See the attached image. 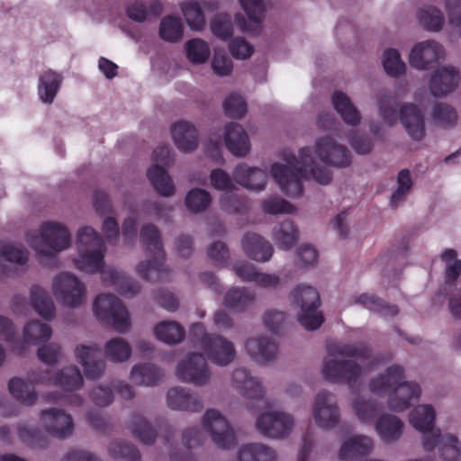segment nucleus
<instances>
[{
	"instance_id": "nucleus-1",
	"label": "nucleus",
	"mask_w": 461,
	"mask_h": 461,
	"mask_svg": "<svg viewBox=\"0 0 461 461\" xmlns=\"http://www.w3.org/2000/svg\"><path fill=\"white\" fill-rule=\"evenodd\" d=\"M350 163L348 149L325 135L316 138L313 146L299 149L297 154L284 152L280 161L271 164L269 173L283 194L299 199L303 191V178L311 177L320 185H328L332 180L330 167H346Z\"/></svg>"
},
{
	"instance_id": "nucleus-2",
	"label": "nucleus",
	"mask_w": 461,
	"mask_h": 461,
	"mask_svg": "<svg viewBox=\"0 0 461 461\" xmlns=\"http://www.w3.org/2000/svg\"><path fill=\"white\" fill-rule=\"evenodd\" d=\"M189 336L199 345L203 354L190 353L186 359L178 363L176 375L182 382L202 386L209 381L211 376L205 357L212 363L224 366L233 361L236 351L232 342L220 335L207 333L204 326L200 322L191 326Z\"/></svg>"
},
{
	"instance_id": "nucleus-3",
	"label": "nucleus",
	"mask_w": 461,
	"mask_h": 461,
	"mask_svg": "<svg viewBox=\"0 0 461 461\" xmlns=\"http://www.w3.org/2000/svg\"><path fill=\"white\" fill-rule=\"evenodd\" d=\"M30 383L19 377H13L8 383L11 395L26 406H32L38 399V393L33 384H54L67 392H76L83 385V376L77 366L65 367L56 374L50 369L34 370L29 373Z\"/></svg>"
},
{
	"instance_id": "nucleus-4",
	"label": "nucleus",
	"mask_w": 461,
	"mask_h": 461,
	"mask_svg": "<svg viewBox=\"0 0 461 461\" xmlns=\"http://www.w3.org/2000/svg\"><path fill=\"white\" fill-rule=\"evenodd\" d=\"M404 369L400 365L389 366L384 375L371 380L370 391L375 394H382L390 390L388 406L394 411H402L410 408L420 396V387L417 383L405 382Z\"/></svg>"
},
{
	"instance_id": "nucleus-5",
	"label": "nucleus",
	"mask_w": 461,
	"mask_h": 461,
	"mask_svg": "<svg viewBox=\"0 0 461 461\" xmlns=\"http://www.w3.org/2000/svg\"><path fill=\"white\" fill-rule=\"evenodd\" d=\"M140 237L150 258L138 265V275L148 282L167 281L169 271L165 266L166 254L158 229L153 224H145L140 229Z\"/></svg>"
},
{
	"instance_id": "nucleus-6",
	"label": "nucleus",
	"mask_w": 461,
	"mask_h": 461,
	"mask_svg": "<svg viewBox=\"0 0 461 461\" xmlns=\"http://www.w3.org/2000/svg\"><path fill=\"white\" fill-rule=\"evenodd\" d=\"M77 247L79 257L74 260V265L78 270L94 274L103 269L106 249L94 228L85 226L78 230Z\"/></svg>"
},
{
	"instance_id": "nucleus-7",
	"label": "nucleus",
	"mask_w": 461,
	"mask_h": 461,
	"mask_svg": "<svg viewBox=\"0 0 461 461\" xmlns=\"http://www.w3.org/2000/svg\"><path fill=\"white\" fill-rule=\"evenodd\" d=\"M40 235L43 244H36L31 234H27V241L38 254L42 263L43 258L56 260L57 253L68 249L71 244V234L68 229L57 221H46L40 227Z\"/></svg>"
},
{
	"instance_id": "nucleus-8",
	"label": "nucleus",
	"mask_w": 461,
	"mask_h": 461,
	"mask_svg": "<svg viewBox=\"0 0 461 461\" xmlns=\"http://www.w3.org/2000/svg\"><path fill=\"white\" fill-rule=\"evenodd\" d=\"M293 303L300 307L299 323L307 330L319 329L324 321L321 306V299L317 290L310 285H299L291 293Z\"/></svg>"
},
{
	"instance_id": "nucleus-9",
	"label": "nucleus",
	"mask_w": 461,
	"mask_h": 461,
	"mask_svg": "<svg viewBox=\"0 0 461 461\" xmlns=\"http://www.w3.org/2000/svg\"><path fill=\"white\" fill-rule=\"evenodd\" d=\"M93 311L104 325L112 327L119 333L127 332L131 327L126 307L120 299L111 294L98 295L95 299Z\"/></svg>"
},
{
	"instance_id": "nucleus-10",
	"label": "nucleus",
	"mask_w": 461,
	"mask_h": 461,
	"mask_svg": "<svg viewBox=\"0 0 461 461\" xmlns=\"http://www.w3.org/2000/svg\"><path fill=\"white\" fill-rule=\"evenodd\" d=\"M53 294L62 305L76 308L80 306L86 297L85 285L74 275L60 273L52 282Z\"/></svg>"
},
{
	"instance_id": "nucleus-11",
	"label": "nucleus",
	"mask_w": 461,
	"mask_h": 461,
	"mask_svg": "<svg viewBox=\"0 0 461 461\" xmlns=\"http://www.w3.org/2000/svg\"><path fill=\"white\" fill-rule=\"evenodd\" d=\"M203 428L210 433L212 441L219 447L230 449L236 445V437L228 420L214 409L206 411L202 420Z\"/></svg>"
},
{
	"instance_id": "nucleus-12",
	"label": "nucleus",
	"mask_w": 461,
	"mask_h": 461,
	"mask_svg": "<svg viewBox=\"0 0 461 461\" xmlns=\"http://www.w3.org/2000/svg\"><path fill=\"white\" fill-rule=\"evenodd\" d=\"M446 50L442 44L434 40L416 43L409 54L410 65L418 70H428L435 63L444 59Z\"/></svg>"
},
{
	"instance_id": "nucleus-13",
	"label": "nucleus",
	"mask_w": 461,
	"mask_h": 461,
	"mask_svg": "<svg viewBox=\"0 0 461 461\" xmlns=\"http://www.w3.org/2000/svg\"><path fill=\"white\" fill-rule=\"evenodd\" d=\"M399 120L411 140L420 141L425 138V112L418 104L411 102L400 104Z\"/></svg>"
},
{
	"instance_id": "nucleus-14",
	"label": "nucleus",
	"mask_w": 461,
	"mask_h": 461,
	"mask_svg": "<svg viewBox=\"0 0 461 461\" xmlns=\"http://www.w3.org/2000/svg\"><path fill=\"white\" fill-rule=\"evenodd\" d=\"M312 414L319 428L323 429L334 428L339 421V411L335 396L328 391L318 393Z\"/></svg>"
},
{
	"instance_id": "nucleus-15",
	"label": "nucleus",
	"mask_w": 461,
	"mask_h": 461,
	"mask_svg": "<svg viewBox=\"0 0 461 461\" xmlns=\"http://www.w3.org/2000/svg\"><path fill=\"white\" fill-rule=\"evenodd\" d=\"M322 374L325 380L332 383H347L353 389L361 375V366L352 360H326Z\"/></svg>"
},
{
	"instance_id": "nucleus-16",
	"label": "nucleus",
	"mask_w": 461,
	"mask_h": 461,
	"mask_svg": "<svg viewBox=\"0 0 461 461\" xmlns=\"http://www.w3.org/2000/svg\"><path fill=\"white\" fill-rule=\"evenodd\" d=\"M170 137L176 148L182 153L194 152L200 145L197 126L189 121L178 120L170 125Z\"/></svg>"
},
{
	"instance_id": "nucleus-17",
	"label": "nucleus",
	"mask_w": 461,
	"mask_h": 461,
	"mask_svg": "<svg viewBox=\"0 0 461 461\" xmlns=\"http://www.w3.org/2000/svg\"><path fill=\"white\" fill-rule=\"evenodd\" d=\"M293 425V417L281 411L263 413L257 420V429L260 434L274 438L287 436Z\"/></svg>"
},
{
	"instance_id": "nucleus-18",
	"label": "nucleus",
	"mask_w": 461,
	"mask_h": 461,
	"mask_svg": "<svg viewBox=\"0 0 461 461\" xmlns=\"http://www.w3.org/2000/svg\"><path fill=\"white\" fill-rule=\"evenodd\" d=\"M459 81V71L455 67L443 66L431 74L429 80V90L435 97H444L456 90Z\"/></svg>"
},
{
	"instance_id": "nucleus-19",
	"label": "nucleus",
	"mask_w": 461,
	"mask_h": 461,
	"mask_svg": "<svg viewBox=\"0 0 461 461\" xmlns=\"http://www.w3.org/2000/svg\"><path fill=\"white\" fill-rule=\"evenodd\" d=\"M47 432L57 438H67L74 431L73 419L62 410L50 408L41 412Z\"/></svg>"
},
{
	"instance_id": "nucleus-20",
	"label": "nucleus",
	"mask_w": 461,
	"mask_h": 461,
	"mask_svg": "<svg viewBox=\"0 0 461 461\" xmlns=\"http://www.w3.org/2000/svg\"><path fill=\"white\" fill-rule=\"evenodd\" d=\"M438 447L443 461H459L461 458V447L456 436L441 433L425 436L423 447L426 451H432Z\"/></svg>"
},
{
	"instance_id": "nucleus-21",
	"label": "nucleus",
	"mask_w": 461,
	"mask_h": 461,
	"mask_svg": "<svg viewBox=\"0 0 461 461\" xmlns=\"http://www.w3.org/2000/svg\"><path fill=\"white\" fill-rule=\"evenodd\" d=\"M76 357L82 365L86 377L95 380L100 378L105 369V363L101 357V349L97 345H80L76 348Z\"/></svg>"
},
{
	"instance_id": "nucleus-22",
	"label": "nucleus",
	"mask_w": 461,
	"mask_h": 461,
	"mask_svg": "<svg viewBox=\"0 0 461 461\" xmlns=\"http://www.w3.org/2000/svg\"><path fill=\"white\" fill-rule=\"evenodd\" d=\"M224 144L230 154L237 158H245L250 153L251 143L248 132L242 125L230 122L225 125Z\"/></svg>"
},
{
	"instance_id": "nucleus-23",
	"label": "nucleus",
	"mask_w": 461,
	"mask_h": 461,
	"mask_svg": "<svg viewBox=\"0 0 461 461\" xmlns=\"http://www.w3.org/2000/svg\"><path fill=\"white\" fill-rule=\"evenodd\" d=\"M232 176L237 184L254 192L263 191L268 179L265 169L250 167L246 163L237 165L233 169Z\"/></svg>"
},
{
	"instance_id": "nucleus-24",
	"label": "nucleus",
	"mask_w": 461,
	"mask_h": 461,
	"mask_svg": "<svg viewBox=\"0 0 461 461\" xmlns=\"http://www.w3.org/2000/svg\"><path fill=\"white\" fill-rule=\"evenodd\" d=\"M242 248L249 258L258 262L268 261L274 253L271 243L256 233H247L244 235Z\"/></svg>"
},
{
	"instance_id": "nucleus-25",
	"label": "nucleus",
	"mask_w": 461,
	"mask_h": 461,
	"mask_svg": "<svg viewBox=\"0 0 461 461\" xmlns=\"http://www.w3.org/2000/svg\"><path fill=\"white\" fill-rule=\"evenodd\" d=\"M167 406L172 410L200 411L203 409L202 402L197 394L191 393L183 387H174L167 392Z\"/></svg>"
},
{
	"instance_id": "nucleus-26",
	"label": "nucleus",
	"mask_w": 461,
	"mask_h": 461,
	"mask_svg": "<svg viewBox=\"0 0 461 461\" xmlns=\"http://www.w3.org/2000/svg\"><path fill=\"white\" fill-rule=\"evenodd\" d=\"M236 275L244 282H253L264 288H275L280 279L276 275L258 272L252 264L243 262L233 267Z\"/></svg>"
},
{
	"instance_id": "nucleus-27",
	"label": "nucleus",
	"mask_w": 461,
	"mask_h": 461,
	"mask_svg": "<svg viewBox=\"0 0 461 461\" xmlns=\"http://www.w3.org/2000/svg\"><path fill=\"white\" fill-rule=\"evenodd\" d=\"M245 348L249 356L258 363L274 360L278 350L276 341L267 337L248 339Z\"/></svg>"
},
{
	"instance_id": "nucleus-28",
	"label": "nucleus",
	"mask_w": 461,
	"mask_h": 461,
	"mask_svg": "<svg viewBox=\"0 0 461 461\" xmlns=\"http://www.w3.org/2000/svg\"><path fill=\"white\" fill-rule=\"evenodd\" d=\"M331 103L335 111L346 124L350 126L360 124L362 120L360 111L348 95L341 91H335L331 96Z\"/></svg>"
},
{
	"instance_id": "nucleus-29",
	"label": "nucleus",
	"mask_w": 461,
	"mask_h": 461,
	"mask_svg": "<svg viewBox=\"0 0 461 461\" xmlns=\"http://www.w3.org/2000/svg\"><path fill=\"white\" fill-rule=\"evenodd\" d=\"M232 381L239 393L247 398L259 399L264 396L261 384L246 368H236L232 374Z\"/></svg>"
},
{
	"instance_id": "nucleus-30",
	"label": "nucleus",
	"mask_w": 461,
	"mask_h": 461,
	"mask_svg": "<svg viewBox=\"0 0 461 461\" xmlns=\"http://www.w3.org/2000/svg\"><path fill=\"white\" fill-rule=\"evenodd\" d=\"M434 421L435 411L431 405H418L410 413V423L421 432L423 437L440 432L439 429H434Z\"/></svg>"
},
{
	"instance_id": "nucleus-31",
	"label": "nucleus",
	"mask_w": 461,
	"mask_h": 461,
	"mask_svg": "<svg viewBox=\"0 0 461 461\" xmlns=\"http://www.w3.org/2000/svg\"><path fill=\"white\" fill-rule=\"evenodd\" d=\"M52 330L50 325L39 321H30L23 329V341H18L15 350L22 353L25 350L27 344L37 345L50 339Z\"/></svg>"
},
{
	"instance_id": "nucleus-32",
	"label": "nucleus",
	"mask_w": 461,
	"mask_h": 461,
	"mask_svg": "<svg viewBox=\"0 0 461 461\" xmlns=\"http://www.w3.org/2000/svg\"><path fill=\"white\" fill-rule=\"evenodd\" d=\"M63 77L51 70L44 71L39 77L38 95L46 104H51L61 86Z\"/></svg>"
},
{
	"instance_id": "nucleus-33",
	"label": "nucleus",
	"mask_w": 461,
	"mask_h": 461,
	"mask_svg": "<svg viewBox=\"0 0 461 461\" xmlns=\"http://www.w3.org/2000/svg\"><path fill=\"white\" fill-rule=\"evenodd\" d=\"M373 447L372 440L366 436H356L345 442L339 452V458L342 461H351L357 457L366 456Z\"/></svg>"
},
{
	"instance_id": "nucleus-34",
	"label": "nucleus",
	"mask_w": 461,
	"mask_h": 461,
	"mask_svg": "<svg viewBox=\"0 0 461 461\" xmlns=\"http://www.w3.org/2000/svg\"><path fill=\"white\" fill-rule=\"evenodd\" d=\"M147 177L154 189L163 197L168 198L175 194L174 181L166 168L151 166L147 170Z\"/></svg>"
},
{
	"instance_id": "nucleus-35",
	"label": "nucleus",
	"mask_w": 461,
	"mask_h": 461,
	"mask_svg": "<svg viewBox=\"0 0 461 461\" xmlns=\"http://www.w3.org/2000/svg\"><path fill=\"white\" fill-rule=\"evenodd\" d=\"M402 421L398 417L391 414L382 415L375 423L376 431L385 443L398 440L402 433Z\"/></svg>"
},
{
	"instance_id": "nucleus-36",
	"label": "nucleus",
	"mask_w": 461,
	"mask_h": 461,
	"mask_svg": "<svg viewBox=\"0 0 461 461\" xmlns=\"http://www.w3.org/2000/svg\"><path fill=\"white\" fill-rule=\"evenodd\" d=\"M163 376L162 370L149 363L135 365L131 372V380L139 385L145 386L156 385Z\"/></svg>"
},
{
	"instance_id": "nucleus-37",
	"label": "nucleus",
	"mask_w": 461,
	"mask_h": 461,
	"mask_svg": "<svg viewBox=\"0 0 461 461\" xmlns=\"http://www.w3.org/2000/svg\"><path fill=\"white\" fill-rule=\"evenodd\" d=\"M103 275L104 279L111 285H115L117 291L122 295H134L140 291V285L136 280L126 276L124 274L115 269L104 272Z\"/></svg>"
},
{
	"instance_id": "nucleus-38",
	"label": "nucleus",
	"mask_w": 461,
	"mask_h": 461,
	"mask_svg": "<svg viewBox=\"0 0 461 461\" xmlns=\"http://www.w3.org/2000/svg\"><path fill=\"white\" fill-rule=\"evenodd\" d=\"M31 302L34 310L45 320L55 316V306L48 293L38 285L31 288Z\"/></svg>"
},
{
	"instance_id": "nucleus-39",
	"label": "nucleus",
	"mask_w": 461,
	"mask_h": 461,
	"mask_svg": "<svg viewBox=\"0 0 461 461\" xmlns=\"http://www.w3.org/2000/svg\"><path fill=\"white\" fill-rule=\"evenodd\" d=\"M375 101L378 108V114L384 123L388 127L394 126L399 118V111L397 112L395 101L385 91L379 92L376 95Z\"/></svg>"
},
{
	"instance_id": "nucleus-40",
	"label": "nucleus",
	"mask_w": 461,
	"mask_h": 461,
	"mask_svg": "<svg viewBox=\"0 0 461 461\" xmlns=\"http://www.w3.org/2000/svg\"><path fill=\"white\" fill-rule=\"evenodd\" d=\"M430 117L435 126L450 129L457 122L456 109L447 103H437L431 110Z\"/></svg>"
},
{
	"instance_id": "nucleus-41",
	"label": "nucleus",
	"mask_w": 461,
	"mask_h": 461,
	"mask_svg": "<svg viewBox=\"0 0 461 461\" xmlns=\"http://www.w3.org/2000/svg\"><path fill=\"white\" fill-rule=\"evenodd\" d=\"M238 458L239 461H276V455L263 444L251 443L240 449Z\"/></svg>"
},
{
	"instance_id": "nucleus-42",
	"label": "nucleus",
	"mask_w": 461,
	"mask_h": 461,
	"mask_svg": "<svg viewBox=\"0 0 461 461\" xmlns=\"http://www.w3.org/2000/svg\"><path fill=\"white\" fill-rule=\"evenodd\" d=\"M182 13L190 29L200 32L205 26V16L200 2L185 0L181 5Z\"/></svg>"
},
{
	"instance_id": "nucleus-43",
	"label": "nucleus",
	"mask_w": 461,
	"mask_h": 461,
	"mask_svg": "<svg viewBox=\"0 0 461 461\" xmlns=\"http://www.w3.org/2000/svg\"><path fill=\"white\" fill-rule=\"evenodd\" d=\"M155 336L167 344H176L185 337L184 328L176 321H161L154 329Z\"/></svg>"
},
{
	"instance_id": "nucleus-44",
	"label": "nucleus",
	"mask_w": 461,
	"mask_h": 461,
	"mask_svg": "<svg viewBox=\"0 0 461 461\" xmlns=\"http://www.w3.org/2000/svg\"><path fill=\"white\" fill-rule=\"evenodd\" d=\"M356 303L384 316H395L399 312L397 305L388 304L375 294H362L356 298Z\"/></svg>"
},
{
	"instance_id": "nucleus-45",
	"label": "nucleus",
	"mask_w": 461,
	"mask_h": 461,
	"mask_svg": "<svg viewBox=\"0 0 461 461\" xmlns=\"http://www.w3.org/2000/svg\"><path fill=\"white\" fill-rule=\"evenodd\" d=\"M133 435L143 444L152 445L157 438V431L140 414H133L131 420Z\"/></svg>"
},
{
	"instance_id": "nucleus-46",
	"label": "nucleus",
	"mask_w": 461,
	"mask_h": 461,
	"mask_svg": "<svg viewBox=\"0 0 461 461\" xmlns=\"http://www.w3.org/2000/svg\"><path fill=\"white\" fill-rule=\"evenodd\" d=\"M298 239V230L293 221L285 220L274 230V240L277 246L284 249H290Z\"/></svg>"
},
{
	"instance_id": "nucleus-47",
	"label": "nucleus",
	"mask_w": 461,
	"mask_h": 461,
	"mask_svg": "<svg viewBox=\"0 0 461 461\" xmlns=\"http://www.w3.org/2000/svg\"><path fill=\"white\" fill-rule=\"evenodd\" d=\"M105 357L112 362L127 361L131 355V348L122 338H114L107 341L104 347Z\"/></svg>"
},
{
	"instance_id": "nucleus-48",
	"label": "nucleus",
	"mask_w": 461,
	"mask_h": 461,
	"mask_svg": "<svg viewBox=\"0 0 461 461\" xmlns=\"http://www.w3.org/2000/svg\"><path fill=\"white\" fill-rule=\"evenodd\" d=\"M254 294L245 288L233 287L224 296V305L235 312H242L254 301Z\"/></svg>"
},
{
	"instance_id": "nucleus-49",
	"label": "nucleus",
	"mask_w": 461,
	"mask_h": 461,
	"mask_svg": "<svg viewBox=\"0 0 461 461\" xmlns=\"http://www.w3.org/2000/svg\"><path fill=\"white\" fill-rule=\"evenodd\" d=\"M185 50L188 60L194 65L205 63L211 55L209 44L199 38L186 41Z\"/></svg>"
},
{
	"instance_id": "nucleus-50",
	"label": "nucleus",
	"mask_w": 461,
	"mask_h": 461,
	"mask_svg": "<svg viewBox=\"0 0 461 461\" xmlns=\"http://www.w3.org/2000/svg\"><path fill=\"white\" fill-rule=\"evenodd\" d=\"M418 17L421 25L430 32H439L445 22L440 9L432 5L421 8L418 13Z\"/></svg>"
},
{
	"instance_id": "nucleus-51",
	"label": "nucleus",
	"mask_w": 461,
	"mask_h": 461,
	"mask_svg": "<svg viewBox=\"0 0 461 461\" xmlns=\"http://www.w3.org/2000/svg\"><path fill=\"white\" fill-rule=\"evenodd\" d=\"M183 24L179 18L168 16L161 21L159 35L164 41L176 42L183 38Z\"/></svg>"
},
{
	"instance_id": "nucleus-52",
	"label": "nucleus",
	"mask_w": 461,
	"mask_h": 461,
	"mask_svg": "<svg viewBox=\"0 0 461 461\" xmlns=\"http://www.w3.org/2000/svg\"><path fill=\"white\" fill-rule=\"evenodd\" d=\"M382 62L386 74L391 77H398L405 73L406 65L401 59L400 52L395 49L386 50Z\"/></svg>"
},
{
	"instance_id": "nucleus-53",
	"label": "nucleus",
	"mask_w": 461,
	"mask_h": 461,
	"mask_svg": "<svg viewBox=\"0 0 461 461\" xmlns=\"http://www.w3.org/2000/svg\"><path fill=\"white\" fill-rule=\"evenodd\" d=\"M109 454L114 459L140 461V453L136 446L124 441H113L109 447Z\"/></svg>"
},
{
	"instance_id": "nucleus-54",
	"label": "nucleus",
	"mask_w": 461,
	"mask_h": 461,
	"mask_svg": "<svg viewBox=\"0 0 461 461\" xmlns=\"http://www.w3.org/2000/svg\"><path fill=\"white\" fill-rule=\"evenodd\" d=\"M352 407L357 419L362 422L373 420L382 409L376 401L364 400L360 397L353 402Z\"/></svg>"
},
{
	"instance_id": "nucleus-55",
	"label": "nucleus",
	"mask_w": 461,
	"mask_h": 461,
	"mask_svg": "<svg viewBox=\"0 0 461 461\" xmlns=\"http://www.w3.org/2000/svg\"><path fill=\"white\" fill-rule=\"evenodd\" d=\"M17 434L20 440L32 447L46 448L49 445L47 435L41 429L20 426Z\"/></svg>"
},
{
	"instance_id": "nucleus-56",
	"label": "nucleus",
	"mask_w": 461,
	"mask_h": 461,
	"mask_svg": "<svg viewBox=\"0 0 461 461\" xmlns=\"http://www.w3.org/2000/svg\"><path fill=\"white\" fill-rule=\"evenodd\" d=\"M327 350L329 356L357 357L363 359H368L370 357L366 346L357 347L354 344L334 343L330 344Z\"/></svg>"
},
{
	"instance_id": "nucleus-57",
	"label": "nucleus",
	"mask_w": 461,
	"mask_h": 461,
	"mask_svg": "<svg viewBox=\"0 0 461 461\" xmlns=\"http://www.w3.org/2000/svg\"><path fill=\"white\" fill-rule=\"evenodd\" d=\"M212 33L221 41L229 40L233 34L231 18L228 14H220L213 17L210 23Z\"/></svg>"
},
{
	"instance_id": "nucleus-58",
	"label": "nucleus",
	"mask_w": 461,
	"mask_h": 461,
	"mask_svg": "<svg viewBox=\"0 0 461 461\" xmlns=\"http://www.w3.org/2000/svg\"><path fill=\"white\" fill-rule=\"evenodd\" d=\"M211 68L215 76L229 77L233 71V62L224 50L215 49Z\"/></svg>"
},
{
	"instance_id": "nucleus-59",
	"label": "nucleus",
	"mask_w": 461,
	"mask_h": 461,
	"mask_svg": "<svg viewBox=\"0 0 461 461\" xmlns=\"http://www.w3.org/2000/svg\"><path fill=\"white\" fill-rule=\"evenodd\" d=\"M223 110L227 116L241 119L247 113V103L240 95L233 93L224 100Z\"/></svg>"
},
{
	"instance_id": "nucleus-60",
	"label": "nucleus",
	"mask_w": 461,
	"mask_h": 461,
	"mask_svg": "<svg viewBox=\"0 0 461 461\" xmlns=\"http://www.w3.org/2000/svg\"><path fill=\"white\" fill-rule=\"evenodd\" d=\"M209 179L211 185L216 190L230 193L236 188L230 176L223 169L216 168L212 170Z\"/></svg>"
},
{
	"instance_id": "nucleus-61",
	"label": "nucleus",
	"mask_w": 461,
	"mask_h": 461,
	"mask_svg": "<svg viewBox=\"0 0 461 461\" xmlns=\"http://www.w3.org/2000/svg\"><path fill=\"white\" fill-rule=\"evenodd\" d=\"M0 258L20 266L26 265L28 261L27 251L25 249L8 243L0 246Z\"/></svg>"
},
{
	"instance_id": "nucleus-62",
	"label": "nucleus",
	"mask_w": 461,
	"mask_h": 461,
	"mask_svg": "<svg viewBox=\"0 0 461 461\" xmlns=\"http://www.w3.org/2000/svg\"><path fill=\"white\" fill-rule=\"evenodd\" d=\"M240 5L250 19V21L259 23L266 11L264 0H240Z\"/></svg>"
},
{
	"instance_id": "nucleus-63",
	"label": "nucleus",
	"mask_w": 461,
	"mask_h": 461,
	"mask_svg": "<svg viewBox=\"0 0 461 461\" xmlns=\"http://www.w3.org/2000/svg\"><path fill=\"white\" fill-rule=\"evenodd\" d=\"M230 54L240 60H244L251 57L254 48L245 39L237 37L229 44Z\"/></svg>"
},
{
	"instance_id": "nucleus-64",
	"label": "nucleus",
	"mask_w": 461,
	"mask_h": 461,
	"mask_svg": "<svg viewBox=\"0 0 461 461\" xmlns=\"http://www.w3.org/2000/svg\"><path fill=\"white\" fill-rule=\"evenodd\" d=\"M412 181L411 173L408 169H402L397 176V188L392 194L391 202H399L402 200L404 195L411 190Z\"/></svg>"
}]
</instances>
